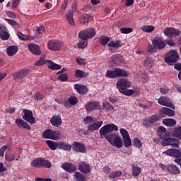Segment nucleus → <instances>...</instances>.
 <instances>
[{"instance_id":"nucleus-59","label":"nucleus","mask_w":181,"mask_h":181,"mask_svg":"<svg viewBox=\"0 0 181 181\" xmlns=\"http://www.w3.org/2000/svg\"><path fill=\"white\" fill-rule=\"evenodd\" d=\"M132 28H122L120 29V32L121 33H124V34H127V33H132Z\"/></svg>"},{"instance_id":"nucleus-38","label":"nucleus","mask_w":181,"mask_h":181,"mask_svg":"<svg viewBox=\"0 0 181 181\" xmlns=\"http://www.w3.org/2000/svg\"><path fill=\"white\" fill-rule=\"evenodd\" d=\"M173 136L181 139V126H177L174 128V131L172 134Z\"/></svg>"},{"instance_id":"nucleus-9","label":"nucleus","mask_w":181,"mask_h":181,"mask_svg":"<svg viewBox=\"0 0 181 181\" xmlns=\"http://www.w3.org/2000/svg\"><path fill=\"white\" fill-rule=\"evenodd\" d=\"M78 36L82 40L91 39V37H94V36H95V30H94V28L84 30L79 33Z\"/></svg>"},{"instance_id":"nucleus-50","label":"nucleus","mask_w":181,"mask_h":181,"mask_svg":"<svg viewBox=\"0 0 181 181\" xmlns=\"http://www.w3.org/2000/svg\"><path fill=\"white\" fill-rule=\"evenodd\" d=\"M143 124L144 125V127H146L147 128H151V127L153 125L149 117L144 120Z\"/></svg>"},{"instance_id":"nucleus-30","label":"nucleus","mask_w":181,"mask_h":181,"mask_svg":"<svg viewBox=\"0 0 181 181\" xmlns=\"http://www.w3.org/2000/svg\"><path fill=\"white\" fill-rule=\"evenodd\" d=\"M0 37L2 40H8L9 39V33H8L6 28H0Z\"/></svg>"},{"instance_id":"nucleus-45","label":"nucleus","mask_w":181,"mask_h":181,"mask_svg":"<svg viewBox=\"0 0 181 181\" xmlns=\"http://www.w3.org/2000/svg\"><path fill=\"white\" fill-rule=\"evenodd\" d=\"M123 144L124 145V148H129V146L132 145V141H131V136L123 139Z\"/></svg>"},{"instance_id":"nucleus-12","label":"nucleus","mask_w":181,"mask_h":181,"mask_svg":"<svg viewBox=\"0 0 181 181\" xmlns=\"http://www.w3.org/2000/svg\"><path fill=\"white\" fill-rule=\"evenodd\" d=\"M158 104H160V105H163L164 107H169L170 108H172V110H176L175 105L172 104L170 100L166 97H160V98H158Z\"/></svg>"},{"instance_id":"nucleus-39","label":"nucleus","mask_w":181,"mask_h":181,"mask_svg":"<svg viewBox=\"0 0 181 181\" xmlns=\"http://www.w3.org/2000/svg\"><path fill=\"white\" fill-rule=\"evenodd\" d=\"M47 60H46V55H42L36 62H35V66H43V64H47Z\"/></svg>"},{"instance_id":"nucleus-25","label":"nucleus","mask_w":181,"mask_h":181,"mask_svg":"<svg viewBox=\"0 0 181 181\" xmlns=\"http://www.w3.org/2000/svg\"><path fill=\"white\" fill-rule=\"evenodd\" d=\"M158 132L161 141H163V138H168L169 136V133L166 132V129L162 126L158 128Z\"/></svg>"},{"instance_id":"nucleus-19","label":"nucleus","mask_w":181,"mask_h":181,"mask_svg":"<svg viewBox=\"0 0 181 181\" xmlns=\"http://www.w3.org/2000/svg\"><path fill=\"white\" fill-rule=\"evenodd\" d=\"M107 46L111 50V52H115L116 50H118L119 47H121V42L118 40H110L109 43L107 44Z\"/></svg>"},{"instance_id":"nucleus-10","label":"nucleus","mask_w":181,"mask_h":181,"mask_svg":"<svg viewBox=\"0 0 181 181\" xmlns=\"http://www.w3.org/2000/svg\"><path fill=\"white\" fill-rule=\"evenodd\" d=\"M42 136H44L45 139H52L53 141H56V139L60 138V132L52 129H47L42 133Z\"/></svg>"},{"instance_id":"nucleus-8","label":"nucleus","mask_w":181,"mask_h":181,"mask_svg":"<svg viewBox=\"0 0 181 181\" xmlns=\"http://www.w3.org/2000/svg\"><path fill=\"white\" fill-rule=\"evenodd\" d=\"M62 47L63 45L60 40H51L47 42V47L49 50H52V52H59Z\"/></svg>"},{"instance_id":"nucleus-6","label":"nucleus","mask_w":181,"mask_h":181,"mask_svg":"<svg viewBox=\"0 0 181 181\" xmlns=\"http://www.w3.org/2000/svg\"><path fill=\"white\" fill-rule=\"evenodd\" d=\"M112 131H118V126L115 124H108L105 126H103L99 131L100 136H105L110 134V132H112Z\"/></svg>"},{"instance_id":"nucleus-18","label":"nucleus","mask_w":181,"mask_h":181,"mask_svg":"<svg viewBox=\"0 0 181 181\" xmlns=\"http://www.w3.org/2000/svg\"><path fill=\"white\" fill-rule=\"evenodd\" d=\"M74 12H76V8H73L72 10H69L66 15V21L69 25H71V26H74V25H76L74 17Z\"/></svg>"},{"instance_id":"nucleus-3","label":"nucleus","mask_w":181,"mask_h":181,"mask_svg":"<svg viewBox=\"0 0 181 181\" xmlns=\"http://www.w3.org/2000/svg\"><path fill=\"white\" fill-rule=\"evenodd\" d=\"M105 138L109 142V144H110V145L115 146V148H117L118 149H121V148L124 146L122 139L117 134H107L105 136Z\"/></svg>"},{"instance_id":"nucleus-13","label":"nucleus","mask_w":181,"mask_h":181,"mask_svg":"<svg viewBox=\"0 0 181 181\" xmlns=\"http://www.w3.org/2000/svg\"><path fill=\"white\" fill-rule=\"evenodd\" d=\"M78 169L80 170V172L86 175L87 173H90L91 172V165L84 161H81L78 164Z\"/></svg>"},{"instance_id":"nucleus-11","label":"nucleus","mask_w":181,"mask_h":181,"mask_svg":"<svg viewBox=\"0 0 181 181\" xmlns=\"http://www.w3.org/2000/svg\"><path fill=\"white\" fill-rule=\"evenodd\" d=\"M152 45L157 50H162V49H165L166 47V43L159 37H155L153 39Z\"/></svg>"},{"instance_id":"nucleus-33","label":"nucleus","mask_w":181,"mask_h":181,"mask_svg":"<svg viewBox=\"0 0 181 181\" xmlns=\"http://www.w3.org/2000/svg\"><path fill=\"white\" fill-rule=\"evenodd\" d=\"M132 170L133 176H139V175H141V173L142 172V169L141 168V167L136 165H132Z\"/></svg>"},{"instance_id":"nucleus-32","label":"nucleus","mask_w":181,"mask_h":181,"mask_svg":"<svg viewBox=\"0 0 181 181\" xmlns=\"http://www.w3.org/2000/svg\"><path fill=\"white\" fill-rule=\"evenodd\" d=\"M163 124H164L166 127H175L176 125V120L175 119H163Z\"/></svg>"},{"instance_id":"nucleus-23","label":"nucleus","mask_w":181,"mask_h":181,"mask_svg":"<svg viewBox=\"0 0 181 181\" xmlns=\"http://www.w3.org/2000/svg\"><path fill=\"white\" fill-rule=\"evenodd\" d=\"M115 71L116 74V78H118V77H128V76H129V73L125 71V69L115 68Z\"/></svg>"},{"instance_id":"nucleus-54","label":"nucleus","mask_w":181,"mask_h":181,"mask_svg":"<svg viewBox=\"0 0 181 181\" xmlns=\"http://www.w3.org/2000/svg\"><path fill=\"white\" fill-rule=\"evenodd\" d=\"M5 159L8 162H12V160H15V154H5Z\"/></svg>"},{"instance_id":"nucleus-26","label":"nucleus","mask_w":181,"mask_h":181,"mask_svg":"<svg viewBox=\"0 0 181 181\" xmlns=\"http://www.w3.org/2000/svg\"><path fill=\"white\" fill-rule=\"evenodd\" d=\"M47 66L51 70H62V66L53 62L51 60H47Z\"/></svg>"},{"instance_id":"nucleus-4","label":"nucleus","mask_w":181,"mask_h":181,"mask_svg":"<svg viewBox=\"0 0 181 181\" xmlns=\"http://www.w3.org/2000/svg\"><path fill=\"white\" fill-rule=\"evenodd\" d=\"M163 155H167V156H171L175 158L174 159L175 163L177 165H181V151L176 148H169L165 151L163 152Z\"/></svg>"},{"instance_id":"nucleus-7","label":"nucleus","mask_w":181,"mask_h":181,"mask_svg":"<svg viewBox=\"0 0 181 181\" xmlns=\"http://www.w3.org/2000/svg\"><path fill=\"white\" fill-rule=\"evenodd\" d=\"M163 146H173L174 148H179L180 145V141L177 139L170 138L169 136L168 137H164L163 141L160 142Z\"/></svg>"},{"instance_id":"nucleus-29","label":"nucleus","mask_w":181,"mask_h":181,"mask_svg":"<svg viewBox=\"0 0 181 181\" xmlns=\"http://www.w3.org/2000/svg\"><path fill=\"white\" fill-rule=\"evenodd\" d=\"M168 172L169 173H172V175H179L180 173V169L174 164H171L168 165Z\"/></svg>"},{"instance_id":"nucleus-48","label":"nucleus","mask_w":181,"mask_h":181,"mask_svg":"<svg viewBox=\"0 0 181 181\" xmlns=\"http://www.w3.org/2000/svg\"><path fill=\"white\" fill-rule=\"evenodd\" d=\"M87 40H82L78 43V49H86L87 47Z\"/></svg>"},{"instance_id":"nucleus-20","label":"nucleus","mask_w":181,"mask_h":181,"mask_svg":"<svg viewBox=\"0 0 181 181\" xmlns=\"http://www.w3.org/2000/svg\"><path fill=\"white\" fill-rule=\"evenodd\" d=\"M28 49L33 54H35V56H39L40 54H42V51H40V47H39V45L36 44H30L28 45Z\"/></svg>"},{"instance_id":"nucleus-43","label":"nucleus","mask_w":181,"mask_h":181,"mask_svg":"<svg viewBox=\"0 0 181 181\" xmlns=\"http://www.w3.org/2000/svg\"><path fill=\"white\" fill-rule=\"evenodd\" d=\"M167 37H173V28H166L163 31Z\"/></svg>"},{"instance_id":"nucleus-17","label":"nucleus","mask_w":181,"mask_h":181,"mask_svg":"<svg viewBox=\"0 0 181 181\" xmlns=\"http://www.w3.org/2000/svg\"><path fill=\"white\" fill-rule=\"evenodd\" d=\"M101 106L98 102H90L86 105V111L91 112L95 111V110H100Z\"/></svg>"},{"instance_id":"nucleus-58","label":"nucleus","mask_w":181,"mask_h":181,"mask_svg":"<svg viewBox=\"0 0 181 181\" xmlns=\"http://www.w3.org/2000/svg\"><path fill=\"white\" fill-rule=\"evenodd\" d=\"M100 43L103 45V46H105L108 42H110V37H101L100 39Z\"/></svg>"},{"instance_id":"nucleus-14","label":"nucleus","mask_w":181,"mask_h":181,"mask_svg":"<svg viewBox=\"0 0 181 181\" xmlns=\"http://www.w3.org/2000/svg\"><path fill=\"white\" fill-rule=\"evenodd\" d=\"M23 112V119H25V121H27V122H29V124H35L36 122V120L33 117V112H32V111L24 109Z\"/></svg>"},{"instance_id":"nucleus-40","label":"nucleus","mask_w":181,"mask_h":181,"mask_svg":"<svg viewBox=\"0 0 181 181\" xmlns=\"http://www.w3.org/2000/svg\"><path fill=\"white\" fill-rule=\"evenodd\" d=\"M88 72H84L82 70L78 69L75 71V76L77 78H81L83 77H87L88 76Z\"/></svg>"},{"instance_id":"nucleus-55","label":"nucleus","mask_w":181,"mask_h":181,"mask_svg":"<svg viewBox=\"0 0 181 181\" xmlns=\"http://www.w3.org/2000/svg\"><path fill=\"white\" fill-rule=\"evenodd\" d=\"M69 103L71 104V105H76V104L78 103V100L77 98L72 96L69 98Z\"/></svg>"},{"instance_id":"nucleus-35","label":"nucleus","mask_w":181,"mask_h":181,"mask_svg":"<svg viewBox=\"0 0 181 181\" xmlns=\"http://www.w3.org/2000/svg\"><path fill=\"white\" fill-rule=\"evenodd\" d=\"M8 56H15L18 53V47L11 46L6 49Z\"/></svg>"},{"instance_id":"nucleus-42","label":"nucleus","mask_w":181,"mask_h":181,"mask_svg":"<svg viewBox=\"0 0 181 181\" xmlns=\"http://www.w3.org/2000/svg\"><path fill=\"white\" fill-rule=\"evenodd\" d=\"M42 158L34 159L31 163L32 166H33V168H42Z\"/></svg>"},{"instance_id":"nucleus-57","label":"nucleus","mask_w":181,"mask_h":181,"mask_svg":"<svg viewBox=\"0 0 181 181\" xmlns=\"http://www.w3.org/2000/svg\"><path fill=\"white\" fill-rule=\"evenodd\" d=\"M165 43L168 46H170L171 47H175L176 46V42H175V40L172 39L165 40Z\"/></svg>"},{"instance_id":"nucleus-34","label":"nucleus","mask_w":181,"mask_h":181,"mask_svg":"<svg viewBox=\"0 0 181 181\" xmlns=\"http://www.w3.org/2000/svg\"><path fill=\"white\" fill-rule=\"evenodd\" d=\"M103 107L106 111H114L115 108L107 100H103Z\"/></svg>"},{"instance_id":"nucleus-44","label":"nucleus","mask_w":181,"mask_h":181,"mask_svg":"<svg viewBox=\"0 0 181 181\" xmlns=\"http://www.w3.org/2000/svg\"><path fill=\"white\" fill-rule=\"evenodd\" d=\"M105 77H107V78H117V76L115 74V69H114V70L112 71L111 70L107 71L105 74Z\"/></svg>"},{"instance_id":"nucleus-2","label":"nucleus","mask_w":181,"mask_h":181,"mask_svg":"<svg viewBox=\"0 0 181 181\" xmlns=\"http://www.w3.org/2000/svg\"><path fill=\"white\" fill-rule=\"evenodd\" d=\"M83 123L85 125H88V131H98L103 127L104 121H97V119L93 117L86 116L83 118Z\"/></svg>"},{"instance_id":"nucleus-27","label":"nucleus","mask_w":181,"mask_h":181,"mask_svg":"<svg viewBox=\"0 0 181 181\" xmlns=\"http://www.w3.org/2000/svg\"><path fill=\"white\" fill-rule=\"evenodd\" d=\"M74 87L79 94H86L88 91L87 87L84 85L75 84Z\"/></svg>"},{"instance_id":"nucleus-64","label":"nucleus","mask_w":181,"mask_h":181,"mask_svg":"<svg viewBox=\"0 0 181 181\" xmlns=\"http://www.w3.org/2000/svg\"><path fill=\"white\" fill-rule=\"evenodd\" d=\"M23 122H25V121L22 120V119H16V124L19 128H22Z\"/></svg>"},{"instance_id":"nucleus-5","label":"nucleus","mask_w":181,"mask_h":181,"mask_svg":"<svg viewBox=\"0 0 181 181\" xmlns=\"http://www.w3.org/2000/svg\"><path fill=\"white\" fill-rule=\"evenodd\" d=\"M179 60V54L175 49L170 50L165 57V62L168 64H172Z\"/></svg>"},{"instance_id":"nucleus-49","label":"nucleus","mask_w":181,"mask_h":181,"mask_svg":"<svg viewBox=\"0 0 181 181\" xmlns=\"http://www.w3.org/2000/svg\"><path fill=\"white\" fill-rule=\"evenodd\" d=\"M134 145L136 148H142V141L137 137L134 139Z\"/></svg>"},{"instance_id":"nucleus-52","label":"nucleus","mask_w":181,"mask_h":181,"mask_svg":"<svg viewBox=\"0 0 181 181\" xmlns=\"http://www.w3.org/2000/svg\"><path fill=\"white\" fill-rule=\"evenodd\" d=\"M52 163L49 160H46L44 158L42 159V168H51Z\"/></svg>"},{"instance_id":"nucleus-15","label":"nucleus","mask_w":181,"mask_h":181,"mask_svg":"<svg viewBox=\"0 0 181 181\" xmlns=\"http://www.w3.org/2000/svg\"><path fill=\"white\" fill-rule=\"evenodd\" d=\"M30 73V71L29 69H21L13 74V77L16 80H22V78H25V77L29 76Z\"/></svg>"},{"instance_id":"nucleus-41","label":"nucleus","mask_w":181,"mask_h":181,"mask_svg":"<svg viewBox=\"0 0 181 181\" xmlns=\"http://www.w3.org/2000/svg\"><path fill=\"white\" fill-rule=\"evenodd\" d=\"M141 30L146 33H151L155 30V27L153 25H143L141 27Z\"/></svg>"},{"instance_id":"nucleus-47","label":"nucleus","mask_w":181,"mask_h":181,"mask_svg":"<svg viewBox=\"0 0 181 181\" xmlns=\"http://www.w3.org/2000/svg\"><path fill=\"white\" fill-rule=\"evenodd\" d=\"M122 176V171H116L112 172L109 175V177H111L112 179H115V177H121Z\"/></svg>"},{"instance_id":"nucleus-1","label":"nucleus","mask_w":181,"mask_h":181,"mask_svg":"<svg viewBox=\"0 0 181 181\" xmlns=\"http://www.w3.org/2000/svg\"><path fill=\"white\" fill-rule=\"evenodd\" d=\"M116 87L118 88L119 93L124 94V95H132V94H139L141 90L139 88H134V89H128L131 88V82L128 79L121 78L117 81Z\"/></svg>"},{"instance_id":"nucleus-63","label":"nucleus","mask_w":181,"mask_h":181,"mask_svg":"<svg viewBox=\"0 0 181 181\" xmlns=\"http://www.w3.org/2000/svg\"><path fill=\"white\" fill-rule=\"evenodd\" d=\"M150 120L151 121L152 124H155V122H157V121H159V117L156 115H152L151 117H148Z\"/></svg>"},{"instance_id":"nucleus-61","label":"nucleus","mask_w":181,"mask_h":181,"mask_svg":"<svg viewBox=\"0 0 181 181\" xmlns=\"http://www.w3.org/2000/svg\"><path fill=\"white\" fill-rule=\"evenodd\" d=\"M19 39H21V40H28V39H29V36L26 35H23L22 33L18 32L17 33Z\"/></svg>"},{"instance_id":"nucleus-37","label":"nucleus","mask_w":181,"mask_h":181,"mask_svg":"<svg viewBox=\"0 0 181 181\" xmlns=\"http://www.w3.org/2000/svg\"><path fill=\"white\" fill-rule=\"evenodd\" d=\"M46 144L52 151H56L59 148V143H56L54 141L47 140Z\"/></svg>"},{"instance_id":"nucleus-31","label":"nucleus","mask_w":181,"mask_h":181,"mask_svg":"<svg viewBox=\"0 0 181 181\" xmlns=\"http://www.w3.org/2000/svg\"><path fill=\"white\" fill-rule=\"evenodd\" d=\"M74 179H75L76 181H87L86 175L80 172H75Z\"/></svg>"},{"instance_id":"nucleus-21","label":"nucleus","mask_w":181,"mask_h":181,"mask_svg":"<svg viewBox=\"0 0 181 181\" xmlns=\"http://www.w3.org/2000/svg\"><path fill=\"white\" fill-rule=\"evenodd\" d=\"M62 168L64 170H66V172H69V173H73V172H76L77 170V167L70 163H65L62 164Z\"/></svg>"},{"instance_id":"nucleus-56","label":"nucleus","mask_w":181,"mask_h":181,"mask_svg":"<svg viewBox=\"0 0 181 181\" xmlns=\"http://www.w3.org/2000/svg\"><path fill=\"white\" fill-rule=\"evenodd\" d=\"M6 21H7V22L9 25H11V26H13L14 28H18L19 27V24L15 20L6 19Z\"/></svg>"},{"instance_id":"nucleus-62","label":"nucleus","mask_w":181,"mask_h":181,"mask_svg":"<svg viewBox=\"0 0 181 181\" xmlns=\"http://www.w3.org/2000/svg\"><path fill=\"white\" fill-rule=\"evenodd\" d=\"M59 81H67V74H62L58 76Z\"/></svg>"},{"instance_id":"nucleus-24","label":"nucleus","mask_w":181,"mask_h":181,"mask_svg":"<svg viewBox=\"0 0 181 181\" xmlns=\"http://www.w3.org/2000/svg\"><path fill=\"white\" fill-rule=\"evenodd\" d=\"M91 21H93V16L88 14H83L79 18V23H81V25H86V23L91 22Z\"/></svg>"},{"instance_id":"nucleus-36","label":"nucleus","mask_w":181,"mask_h":181,"mask_svg":"<svg viewBox=\"0 0 181 181\" xmlns=\"http://www.w3.org/2000/svg\"><path fill=\"white\" fill-rule=\"evenodd\" d=\"M58 148L64 151H71V145L64 142H58Z\"/></svg>"},{"instance_id":"nucleus-46","label":"nucleus","mask_w":181,"mask_h":181,"mask_svg":"<svg viewBox=\"0 0 181 181\" xmlns=\"http://www.w3.org/2000/svg\"><path fill=\"white\" fill-rule=\"evenodd\" d=\"M120 134L122 135V139H124L125 138H129V133H128V131L124 128H121L119 129Z\"/></svg>"},{"instance_id":"nucleus-53","label":"nucleus","mask_w":181,"mask_h":181,"mask_svg":"<svg viewBox=\"0 0 181 181\" xmlns=\"http://www.w3.org/2000/svg\"><path fill=\"white\" fill-rule=\"evenodd\" d=\"M76 62L77 64H79V66H86V64H87L86 59H82V58L77 57L76 59Z\"/></svg>"},{"instance_id":"nucleus-60","label":"nucleus","mask_w":181,"mask_h":181,"mask_svg":"<svg viewBox=\"0 0 181 181\" xmlns=\"http://www.w3.org/2000/svg\"><path fill=\"white\" fill-rule=\"evenodd\" d=\"M9 148V145H4L0 148V156H4L5 151Z\"/></svg>"},{"instance_id":"nucleus-28","label":"nucleus","mask_w":181,"mask_h":181,"mask_svg":"<svg viewBox=\"0 0 181 181\" xmlns=\"http://www.w3.org/2000/svg\"><path fill=\"white\" fill-rule=\"evenodd\" d=\"M161 114H164L168 117H175V112L173 110L168 108V107H163L160 110Z\"/></svg>"},{"instance_id":"nucleus-22","label":"nucleus","mask_w":181,"mask_h":181,"mask_svg":"<svg viewBox=\"0 0 181 181\" xmlns=\"http://www.w3.org/2000/svg\"><path fill=\"white\" fill-rule=\"evenodd\" d=\"M51 124L53 127H60L62 125V117H60V115H54L50 119Z\"/></svg>"},{"instance_id":"nucleus-51","label":"nucleus","mask_w":181,"mask_h":181,"mask_svg":"<svg viewBox=\"0 0 181 181\" xmlns=\"http://www.w3.org/2000/svg\"><path fill=\"white\" fill-rule=\"evenodd\" d=\"M144 64L146 67H152L153 61L150 58H147L146 60H144Z\"/></svg>"},{"instance_id":"nucleus-16","label":"nucleus","mask_w":181,"mask_h":181,"mask_svg":"<svg viewBox=\"0 0 181 181\" xmlns=\"http://www.w3.org/2000/svg\"><path fill=\"white\" fill-rule=\"evenodd\" d=\"M72 148L76 152H81V153H86V145L83 143L75 141L72 144Z\"/></svg>"}]
</instances>
